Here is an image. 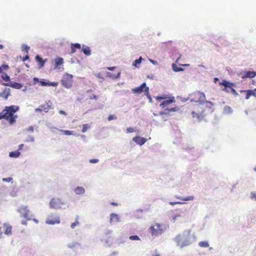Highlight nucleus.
Returning a JSON list of instances; mask_svg holds the SVG:
<instances>
[{"instance_id":"5","label":"nucleus","mask_w":256,"mask_h":256,"mask_svg":"<svg viewBox=\"0 0 256 256\" xmlns=\"http://www.w3.org/2000/svg\"><path fill=\"white\" fill-rule=\"evenodd\" d=\"M132 92L134 94H141L143 92H145L146 96H148L150 98V96L149 94V88L146 86L145 82L142 83L140 86L135 88L132 90Z\"/></svg>"},{"instance_id":"10","label":"nucleus","mask_w":256,"mask_h":256,"mask_svg":"<svg viewBox=\"0 0 256 256\" xmlns=\"http://www.w3.org/2000/svg\"><path fill=\"white\" fill-rule=\"evenodd\" d=\"M18 212L20 214L22 217L26 218L27 220H30V210L28 209V206H22L18 210Z\"/></svg>"},{"instance_id":"53","label":"nucleus","mask_w":256,"mask_h":256,"mask_svg":"<svg viewBox=\"0 0 256 256\" xmlns=\"http://www.w3.org/2000/svg\"><path fill=\"white\" fill-rule=\"evenodd\" d=\"M28 131H30L31 132H32L34 131V128L32 126H30L28 129Z\"/></svg>"},{"instance_id":"25","label":"nucleus","mask_w":256,"mask_h":256,"mask_svg":"<svg viewBox=\"0 0 256 256\" xmlns=\"http://www.w3.org/2000/svg\"><path fill=\"white\" fill-rule=\"evenodd\" d=\"M84 192V189L81 186H78L74 190V192L77 194H83Z\"/></svg>"},{"instance_id":"56","label":"nucleus","mask_w":256,"mask_h":256,"mask_svg":"<svg viewBox=\"0 0 256 256\" xmlns=\"http://www.w3.org/2000/svg\"><path fill=\"white\" fill-rule=\"evenodd\" d=\"M96 77L98 78H103L102 76H100V74H96Z\"/></svg>"},{"instance_id":"26","label":"nucleus","mask_w":256,"mask_h":256,"mask_svg":"<svg viewBox=\"0 0 256 256\" xmlns=\"http://www.w3.org/2000/svg\"><path fill=\"white\" fill-rule=\"evenodd\" d=\"M64 63V60L62 58H58L55 60V66L58 67L59 66L62 64Z\"/></svg>"},{"instance_id":"60","label":"nucleus","mask_w":256,"mask_h":256,"mask_svg":"<svg viewBox=\"0 0 256 256\" xmlns=\"http://www.w3.org/2000/svg\"><path fill=\"white\" fill-rule=\"evenodd\" d=\"M2 66L4 67L5 68H7L8 67V65H3Z\"/></svg>"},{"instance_id":"42","label":"nucleus","mask_w":256,"mask_h":256,"mask_svg":"<svg viewBox=\"0 0 256 256\" xmlns=\"http://www.w3.org/2000/svg\"><path fill=\"white\" fill-rule=\"evenodd\" d=\"M170 204L171 206H174L175 204H182V202H170Z\"/></svg>"},{"instance_id":"1","label":"nucleus","mask_w":256,"mask_h":256,"mask_svg":"<svg viewBox=\"0 0 256 256\" xmlns=\"http://www.w3.org/2000/svg\"><path fill=\"white\" fill-rule=\"evenodd\" d=\"M188 100L191 102L197 103L191 111L192 117L199 121L203 120L206 116L213 112L214 104L206 100L204 94L200 91H196L188 95Z\"/></svg>"},{"instance_id":"55","label":"nucleus","mask_w":256,"mask_h":256,"mask_svg":"<svg viewBox=\"0 0 256 256\" xmlns=\"http://www.w3.org/2000/svg\"><path fill=\"white\" fill-rule=\"evenodd\" d=\"M180 66H190V64H178Z\"/></svg>"},{"instance_id":"23","label":"nucleus","mask_w":256,"mask_h":256,"mask_svg":"<svg viewBox=\"0 0 256 256\" xmlns=\"http://www.w3.org/2000/svg\"><path fill=\"white\" fill-rule=\"evenodd\" d=\"M82 52L85 54V55L88 56L91 54V50L90 48L86 46H83L82 50Z\"/></svg>"},{"instance_id":"33","label":"nucleus","mask_w":256,"mask_h":256,"mask_svg":"<svg viewBox=\"0 0 256 256\" xmlns=\"http://www.w3.org/2000/svg\"><path fill=\"white\" fill-rule=\"evenodd\" d=\"M142 57H140L138 59H137V60H136L133 64H132V65L135 66H137V65L138 64H140V63L142 62Z\"/></svg>"},{"instance_id":"3","label":"nucleus","mask_w":256,"mask_h":256,"mask_svg":"<svg viewBox=\"0 0 256 256\" xmlns=\"http://www.w3.org/2000/svg\"><path fill=\"white\" fill-rule=\"evenodd\" d=\"M60 82L64 87L66 88H70L73 84V76L67 73L64 74Z\"/></svg>"},{"instance_id":"43","label":"nucleus","mask_w":256,"mask_h":256,"mask_svg":"<svg viewBox=\"0 0 256 256\" xmlns=\"http://www.w3.org/2000/svg\"><path fill=\"white\" fill-rule=\"evenodd\" d=\"M98 98V96L94 94H92V96H90V100H96Z\"/></svg>"},{"instance_id":"16","label":"nucleus","mask_w":256,"mask_h":256,"mask_svg":"<svg viewBox=\"0 0 256 256\" xmlns=\"http://www.w3.org/2000/svg\"><path fill=\"white\" fill-rule=\"evenodd\" d=\"M2 84L4 86H9L18 90H20L22 87V85L21 84L16 82L2 83Z\"/></svg>"},{"instance_id":"18","label":"nucleus","mask_w":256,"mask_h":256,"mask_svg":"<svg viewBox=\"0 0 256 256\" xmlns=\"http://www.w3.org/2000/svg\"><path fill=\"white\" fill-rule=\"evenodd\" d=\"M35 59L36 62L38 64L39 68H41L44 67L45 62L47 61L46 59L42 60V58L38 55L36 56Z\"/></svg>"},{"instance_id":"36","label":"nucleus","mask_w":256,"mask_h":256,"mask_svg":"<svg viewBox=\"0 0 256 256\" xmlns=\"http://www.w3.org/2000/svg\"><path fill=\"white\" fill-rule=\"evenodd\" d=\"M29 50H30V46H28L26 45H24L22 46V50L24 51L27 54H28Z\"/></svg>"},{"instance_id":"58","label":"nucleus","mask_w":256,"mask_h":256,"mask_svg":"<svg viewBox=\"0 0 256 256\" xmlns=\"http://www.w3.org/2000/svg\"><path fill=\"white\" fill-rule=\"evenodd\" d=\"M180 56H180L177 58V60H176V63L178 64V61H179V60L180 59Z\"/></svg>"},{"instance_id":"31","label":"nucleus","mask_w":256,"mask_h":256,"mask_svg":"<svg viewBox=\"0 0 256 256\" xmlns=\"http://www.w3.org/2000/svg\"><path fill=\"white\" fill-rule=\"evenodd\" d=\"M5 234H9L12 233V226H5Z\"/></svg>"},{"instance_id":"19","label":"nucleus","mask_w":256,"mask_h":256,"mask_svg":"<svg viewBox=\"0 0 256 256\" xmlns=\"http://www.w3.org/2000/svg\"><path fill=\"white\" fill-rule=\"evenodd\" d=\"M120 71H118L116 72L112 73L110 72H106V76L108 78H110L112 79L115 80L118 78H119L120 76Z\"/></svg>"},{"instance_id":"12","label":"nucleus","mask_w":256,"mask_h":256,"mask_svg":"<svg viewBox=\"0 0 256 256\" xmlns=\"http://www.w3.org/2000/svg\"><path fill=\"white\" fill-rule=\"evenodd\" d=\"M240 93H246V99L248 100L251 96L256 98V88L253 90H240Z\"/></svg>"},{"instance_id":"6","label":"nucleus","mask_w":256,"mask_h":256,"mask_svg":"<svg viewBox=\"0 0 256 256\" xmlns=\"http://www.w3.org/2000/svg\"><path fill=\"white\" fill-rule=\"evenodd\" d=\"M52 105V102L50 100L46 101L45 103L43 104L40 105L39 108L35 109L36 112H48L50 109Z\"/></svg>"},{"instance_id":"30","label":"nucleus","mask_w":256,"mask_h":256,"mask_svg":"<svg viewBox=\"0 0 256 256\" xmlns=\"http://www.w3.org/2000/svg\"><path fill=\"white\" fill-rule=\"evenodd\" d=\"M172 70L176 72L183 71L184 69L182 68H178V66L175 64H172Z\"/></svg>"},{"instance_id":"54","label":"nucleus","mask_w":256,"mask_h":256,"mask_svg":"<svg viewBox=\"0 0 256 256\" xmlns=\"http://www.w3.org/2000/svg\"><path fill=\"white\" fill-rule=\"evenodd\" d=\"M150 62L153 64H157V62L156 61H155L154 60H150Z\"/></svg>"},{"instance_id":"35","label":"nucleus","mask_w":256,"mask_h":256,"mask_svg":"<svg viewBox=\"0 0 256 256\" xmlns=\"http://www.w3.org/2000/svg\"><path fill=\"white\" fill-rule=\"evenodd\" d=\"M59 131L63 132L65 135L70 136L72 134V132L70 130H59Z\"/></svg>"},{"instance_id":"64","label":"nucleus","mask_w":256,"mask_h":256,"mask_svg":"<svg viewBox=\"0 0 256 256\" xmlns=\"http://www.w3.org/2000/svg\"><path fill=\"white\" fill-rule=\"evenodd\" d=\"M153 256H160L159 254H155Z\"/></svg>"},{"instance_id":"17","label":"nucleus","mask_w":256,"mask_h":256,"mask_svg":"<svg viewBox=\"0 0 256 256\" xmlns=\"http://www.w3.org/2000/svg\"><path fill=\"white\" fill-rule=\"evenodd\" d=\"M132 140L137 144L142 146L146 141V139L144 138L140 137V136H135L132 138Z\"/></svg>"},{"instance_id":"20","label":"nucleus","mask_w":256,"mask_h":256,"mask_svg":"<svg viewBox=\"0 0 256 256\" xmlns=\"http://www.w3.org/2000/svg\"><path fill=\"white\" fill-rule=\"evenodd\" d=\"M40 84L41 86H56L58 85V82H50L49 81L40 80Z\"/></svg>"},{"instance_id":"7","label":"nucleus","mask_w":256,"mask_h":256,"mask_svg":"<svg viewBox=\"0 0 256 256\" xmlns=\"http://www.w3.org/2000/svg\"><path fill=\"white\" fill-rule=\"evenodd\" d=\"M220 84L224 86L222 90L226 92H230V90L232 87L235 86H236L235 83L231 82L226 80H222L221 82H220Z\"/></svg>"},{"instance_id":"50","label":"nucleus","mask_w":256,"mask_h":256,"mask_svg":"<svg viewBox=\"0 0 256 256\" xmlns=\"http://www.w3.org/2000/svg\"><path fill=\"white\" fill-rule=\"evenodd\" d=\"M116 68V66H112V67H108L106 68L109 70H112L114 69H115Z\"/></svg>"},{"instance_id":"24","label":"nucleus","mask_w":256,"mask_h":256,"mask_svg":"<svg viewBox=\"0 0 256 256\" xmlns=\"http://www.w3.org/2000/svg\"><path fill=\"white\" fill-rule=\"evenodd\" d=\"M176 198L178 199L182 200L184 201H190L194 199V196H188L186 197L182 198L180 196H176Z\"/></svg>"},{"instance_id":"62","label":"nucleus","mask_w":256,"mask_h":256,"mask_svg":"<svg viewBox=\"0 0 256 256\" xmlns=\"http://www.w3.org/2000/svg\"><path fill=\"white\" fill-rule=\"evenodd\" d=\"M2 67H0V73L2 72Z\"/></svg>"},{"instance_id":"9","label":"nucleus","mask_w":256,"mask_h":256,"mask_svg":"<svg viewBox=\"0 0 256 256\" xmlns=\"http://www.w3.org/2000/svg\"><path fill=\"white\" fill-rule=\"evenodd\" d=\"M177 246L181 248L188 246L190 242L187 239H184L180 236H178L176 238Z\"/></svg>"},{"instance_id":"22","label":"nucleus","mask_w":256,"mask_h":256,"mask_svg":"<svg viewBox=\"0 0 256 256\" xmlns=\"http://www.w3.org/2000/svg\"><path fill=\"white\" fill-rule=\"evenodd\" d=\"M119 221V218L118 217V216L116 214H110V222H116Z\"/></svg>"},{"instance_id":"45","label":"nucleus","mask_w":256,"mask_h":256,"mask_svg":"<svg viewBox=\"0 0 256 256\" xmlns=\"http://www.w3.org/2000/svg\"><path fill=\"white\" fill-rule=\"evenodd\" d=\"M251 198H254L256 200V194L254 192H252L250 195Z\"/></svg>"},{"instance_id":"2","label":"nucleus","mask_w":256,"mask_h":256,"mask_svg":"<svg viewBox=\"0 0 256 256\" xmlns=\"http://www.w3.org/2000/svg\"><path fill=\"white\" fill-rule=\"evenodd\" d=\"M20 110L18 106L12 105L6 106L0 112V120H6L10 124L12 125L16 122L18 116L15 114Z\"/></svg>"},{"instance_id":"39","label":"nucleus","mask_w":256,"mask_h":256,"mask_svg":"<svg viewBox=\"0 0 256 256\" xmlns=\"http://www.w3.org/2000/svg\"><path fill=\"white\" fill-rule=\"evenodd\" d=\"M79 224V222L78 221L76 220L74 222H72L71 224L70 227L72 228H74L76 226H78Z\"/></svg>"},{"instance_id":"48","label":"nucleus","mask_w":256,"mask_h":256,"mask_svg":"<svg viewBox=\"0 0 256 256\" xmlns=\"http://www.w3.org/2000/svg\"><path fill=\"white\" fill-rule=\"evenodd\" d=\"M126 130L128 132H132L134 131V129L131 128H128Z\"/></svg>"},{"instance_id":"11","label":"nucleus","mask_w":256,"mask_h":256,"mask_svg":"<svg viewBox=\"0 0 256 256\" xmlns=\"http://www.w3.org/2000/svg\"><path fill=\"white\" fill-rule=\"evenodd\" d=\"M64 204V203L60 199L53 198L50 202V206L52 208L56 209L60 208V206Z\"/></svg>"},{"instance_id":"21","label":"nucleus","mask_w":256,"mask_h":256,"mask_svg":"<svg viewBox=\"0 0 256 256\" xmlns=\"http://www.w3.org/2000/svg\"><path fill=\"white\" fill-rule=\"evenodd\" d=\"M81 48L80 45L78 43L72 44L70 46L71 54L76 52L77 49L80 50Z\"/></svg>"},{"instance_id":"13","label":"nucleus","mask_w":256,"mask_h":256,"mask_svg":"<svg viewBox=\"0 0 256 256\" xmlns=\"http://www.w3.org/2000/svg\"><path fill=\"white\" fill-rule=\"evenodd\" d=\"M59 216H52L48 217L46 220V223L48 224H58L60 223Z\"/></svg>"},{"instance_id":"44","label":"nucleus","mask_w":256,"mask_h":256,"mask_svg":"<svg viewBox=\"0 0 256 256\" xmlns=\"http://www.w3.org/2000/svg\"><path fill=\"white\" fill-rule=\"evenodd\" d=\"M98 162V159H90V163H97Z\"/></svg>"},{"instance_id":"49","label":"nucleus","mask_w":256,"mask_h":256,"mask_svg":"<svg viewBox=\"0 0 256 256\" xmlns=\"http://www.w3.org/2000/svg\"><path fill=\"white\" fill-rule=\"evenodd\" d=\"M23 147H24L23 144H20L18 146V151L19 152V150H22L23 148Z\"/></svg>"},{"instance_id":"37","label":"nucleus","mask_w":256,"mask_h":256,"mask_svg":"<svg viewBox=\"0 0 256 256\" xmlns=\"http://www.w3.org/2000/svg\"><path fill=\"white\" fill-rule=\"evenodd\" d=\"M129 238L132 240H140V238L138 236H132L129 237Z\"/></svg>"},{"instance_id":"32","label":"nucleus","mask_w":256,"mask_h":256,"mask_svg":"<svg viewBox=\"0 0 256 256\" xmlns=\"http://www.w3.org/2000/svg\"><path fill=\"white\" fill-rule=\"evenodd\" d=\"M90 128V125L88 124H83L82 128V132H85Z\"/></svg>"},{"instance_id":"57","label":"nucleus","mask_w":256,"mask_h":256,"mask_svg":"<svg viewBox=\"0 0 256 256\" xmlns=\"http://www.w3.org/2000/svg\"><path fill=\"white\" fill-rule=\"evenodd\" d=\"M110 204L112 206H118V204L116 203V202H112L110 203Z\"/></svg>"},{"instance_id":"52","label":"nucleus","mask_w":256,"mask_h":256,"mask_svg":"<svg viewBox=\"0 0 256 256\" xmlns=\"http://www.w3.org/2000/svg\"><path fill=\"white\" fill-rule=\"evenodd\" d=\"M34 82L36 83V82H39L40 83V81L38 78H34Z\"/></svg>"},{"instance_id":"15","label":"nucleus","mask_w":256,"mask_h":256,"mask_svg":"<svg viewBox=\"0 0 256 256\" xmlns=\"http://www.w3.org/2000/svg\"><path fill=\"white\" fill-rule=\"evenodd\" d=\"M256 76V72L254 71H244L242 73L241 78L242 79L246 78H254Z\"/></svg>"},{"instance_id":"8","label":"nucleus","mask_w":256,"mask_h":256,"mask_svg":"<svg viewBox=\"0 0 256 256\" xmlns=\"http://www.w3.org/2000/svg\"><path fill=\"white\" fill-rule=\"evenodd\" d=\"M162 226L156 224L154 226H151L150 228V232L152 236H157L162 234V230L161 228Z\"/></svg>"},{"instance_id":"61","label":"nucleus","mask_w":256,"mask_h":256,"mask_svg":"<svg viewBox=\"0 0 256 256\" xmlns=\"http://www.w3.org/2000/svg\"><path fill=\"white\" fill-rule=\"evenodd\" d=\"M4 48V46L2 44H0V50H2Z\"/></svg>"},{"instance_id":"59","label":"nucleus","mask_w":256,"mask_h":256,"mask_svg":"<svg viewBox=\"0 0 256 256\" xmlns=\"http://www.w3.org/2000/svg\"><path fill=\"white\" fill-rule=\"evenodd\" d=\"M22 224H26V221H24V220H22Z\"/></svg>"},{"instance_id":"29","label":"nucleus","mask_w":256,"mask_h":256,"mask_svg":"<svg viewBox=\"0 0 256 256\" xmlns=\"http://www.w3.org/2000/svg\"><path fill=\"white\" fill-rule=\"evenodd\" d=\"M198 246L201 248H208L209 244L207 241H202L199 242Z\"/></svg>"},{"instance_id":"28","label":"nucleus","mask_w":256,"mask_h":256,"mask_svg":"<svg viewBox=\"0 0 256 256\" xmlns=\"http://www.w3.org/2000/svg\"><path fill=\"white\" fill-rule=\"evenodd\" d=\"M1 77L2 78V80L5 82H9L10 81V76H8V74L6 72L2 73L1 76Z\"/></svg>"},{"instance_id":"40","label":"nucleus","mask_w":256,"mask_h":256,"mask_svg":"<svg viewBox=\"0 0 256 256\" xmlns=\"http://www.w3.org/2000/svg\"><path fill=\"white\" fill-rule=\"evenodd\" d=\"M116 118V116L115 115H110L108 117V120H111Z\"/></svg>"},{"instance_id":"38","label":"nucleus","mask_w":256,"mask_h":256,"mask_svg":"<svg viewBox=\"0 0 256 256\" xmlns=\"http://www.w3.org/2000/svg\"><path fill=\"white\" fill-rule=\"evenodd\" d=\"M230 92H231L235 96H236L238 95V93L236 92V91L233 88V87H232V88L230 89Z\"/></svg>"},{"instance_id":"47","label":"nucleus","mask_w":256,"mask_h":256,"mask_svg":"<svg viewBox=\"0 0 256 256\" xmlns=\"http://www.w3.org/2000/svg\"><path fill=\"white\" fill-rule=\"evenodd\" d=\"M29 58V56L28 54H27L25 56H24L22 58V60L23 62L26 61V60H28Z\"/></svg>"},{"instance_id":"34","label":"nucleus","mask_w":256,"mask_h":256,"mask_svg":"<svg viewBox=\"0 0 256 256\" xmlns=\"http://www.w3.org/2000/svg\"><path fill=\"white\" fill-rule=\"evenodd\" d=\"M80 244L78 242H73L68 244V248H74L76 247L79 246Z\"/></svg>"},{"instance_id":"27","label":"nucleus","mask_w":256,"mask_h":256,"mask_svg":"<svg viewBox=\"0 0 256 256\" xmlns=\"http://www.w3.org/2000/svg\"><path fill=\"white\" fill-rule=\"evenodd\" d=\"M20 152L18 150L10 152L9 156L12 158H18L20 155Z\"/></svg>"},{"instance_id":"41","label":"nucleus","mask_w":256,"mask_h":256,"mask_svg":"<svg viewBox=\"0 0 256 256\" xmlns=\"http://www.w3.org/2000/svg\"><path fill=\"white\" fill-rule=\"evenodd\" d=\"M12 178H2L3 182H10L12 181Z\"/></svg>"},{"instance_id":"63","label":"nucleus","mask_w":256,"mask_h":256,"mask_svg":"<svg viewBox=\"0 0 256 256\" xmlns=\"http://www.w3.org/2000/svg\"><path fill=\"white\" fill-rule=\"evenodd\" d=\"M34 220L36 222H38V220L36 219H34Z\"/></svg>"},{"instance_id":"4","label":"nucleus","mask_w":256,"mask_h":256,"mask_svg":"<svg viewBox=\"0 0 256 256\" xmlns=\"http://www.w3.org/2000/svg\"><path fill=\"white\" fill-rule=\"evenodd\" d=\"M156 99L158 100H164L160 105L162 108L167 107L170 104L175 102L174 97L167 98L164 96H156Z\"/></svg>"},{"instance_id":"51","label":"nucleus","mask_w":256,"mask_h":256,"mask_svg":"<svg viewBox=\"0 0 256 256\" xmlns=\"http://www.w3.org/2000/svg\"><path fill=\"white\" fill-rule=\"evenodd\" d=\"M59 112H60V114H62L65 115V116H66V113L64 111L62 110H60Z\"/></svg>"},{"instance_id":"14","label":"nucleus","mask_w":256,"mask_h":256,"mask_svg":"<svg viewBox=\"0 0 256 256\" xmlns=\"http://www.w3.org/2000/svg\"><path fill=\"white\" fill-rule=\"evenodd\" d=\"M10 89L9 88H4L0 92V97L2 98L4 100H6L11 95Z\"/></svg>"},{"instance_id":"46","label":"nucleus","mask_w":256,"mask_h":256,"mask_svg":"<svg viewBox=\"0 0 256 256\" xmlns=\"http://www.w3.org/2000/svg\"><path fill=\"white\" fill-rule=\"evenodd\" d=\"M166 110H168V112H176V108H173L170 109H166Z\"/></svg>"}]
</instances>
